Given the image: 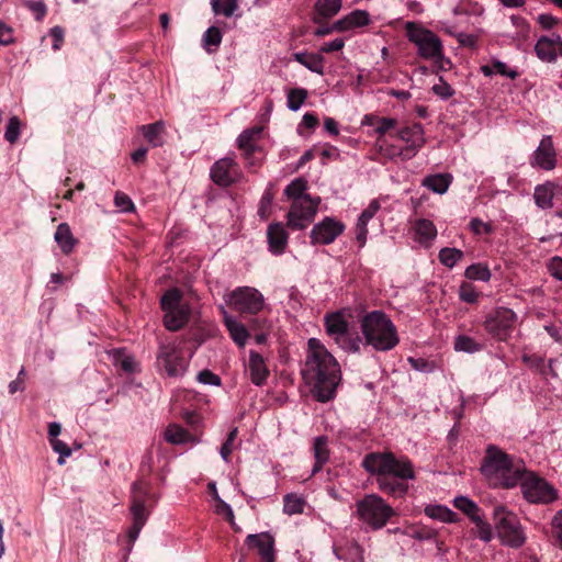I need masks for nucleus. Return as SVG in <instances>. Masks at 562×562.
<instances>
[{
  "label": "nucleus",
  "instance_id": "1",
  "mask_svg": "<svg viewBox=\"0 0 562 562\" xmlns=\"http://www.w3.org/2000/svg\"><path fill=\"white\" fill-rule=\"evenodd\" d=\"M301 373L317 401L325 403L334 398L341 380L340 366L319 339H308Z\"/></svg>",
  "mask_w": 562,
  "mask_h": 562
},
{
  "label": "nucleus",
  "instance_id": "2",
  "mask_svg": "<svg viewBox=\"0 0 562 562\" xmlns=\"http://www.w3.org/2000/svg\"><path fill=\"white\" fill-rule=\"evenodd\" d=\"M362 467L375 476L379 490L393 497L405 496L407 481L415 479L413 463L406 457L396 458L392 452H371L363 458Z\"/></svg>",
  "mask_w": 562,
  "mask_h": 562
},
{
  "label": "nucleus",
  "instance_id": "3",
  "mask_svg": "<svg viewBox=\"0 0 562 562\" xmlns=\"http://www.w3.org/2000/svg\"><path fill=\"white\" fill-rule=\"evenodd\" d=\"M360 328L366 344L376 351L394 349L400 337L392 319L382 311H372L360 318Z\"/></svg>",
  "mask_w": 562,
  "mask_h": 562
},
{
  "label": "nucleus",
  "instance_id": "4",
  "mask_svg": "<svg viewBox=\"0 0 562 562\" xmlns=\"http://www.w3.org/2000/svg\"><path fill=\"white\" fill-rule=\"evenodd\" d=\"M488 479L498 481L505 487L516 486L522 477L525 465L495 446H488L481 468Z\"/></svg>",
  "mask_w": 562,
  "mask_h": 562
},
{
  "label": "nucleus",
  "instance_id": "5",
  "mask_svg": "<svg viewBox=\"0 0 562 562\" xmlns=\"http://www.w3.org/2000/svg\"><path fill=\"white\" fill-rule=\"evenodd\" d=\"M495 529L501 542L510 548H520L526 542V535L516 514L504 506H496L493 510Z\"/></svg>",
  "mask_w": 562,
  "mask_h": 562
},
{
  "label": "nucleus",
  "instance_id": "6",
  "mask_svg": "<svg viewBox=\"0 0 562 562\" xmlns=\"http://www.w3.org/2000/svg\"><path fill=\"white\" fill-rule=\"evenodd\" d=\"M359 520L373 530L383 528L395 515L394 509L376 494H368L356 504Z\"/></svg>",
  "mask_w": 562,
  "mask_h": 562
},
{
  "label": "nucleus",
  "instance_id": "7",
  "mask_svg": "<svg viewBox=\"0 0 562 562\" xmlns=\"http://www.w3.org/2000/svg\"><path fill=\"white\" fill-rule=\"evenodd\" d=\"M326 334L346 352H359L362 344L358 333L349 329V324L340 312L327 314L324 317Z\"/></svg>",
  "mask_w": 562,
  "mask_h": 562
},
{
  "label": "nucleus",
  "instance_id": "8",
  "mask_svg": "<svg viewBox=\"0 0 562 562\" xmlns=\"http://www.w3.org/2000/svg\"><path fill=\"white\" fill-rule=\"evenodd\" d=\"M156 367L159 373L168 378L183 376L189 367V359L183 350L173 341L161 342L156 356Z\"/></svg>",
  "mask_w": 562,
  "mask_h": 562
},
{
  "label": "nucleus",
  "instance_id": "9",
  "mask_svg": "<svg viewBox=\"0 0 562 562\" xmlns=\"http://www.w3.org/2000/svg\"><path fill=\"white\" fill-rule=\"evenodd\" d=\"M406 35L424 59L439 60L442 58V43L432 31L419 26L415 22L406 23Z\"/></svg>",
  "mask_w": 562,
  "mask_h": 562
},
{
  "label": "nucleus",
  "instance_id": "10",
  "mask_svg": "<svg viewBox=\"0 0 562 562\" xmlns=\"http://www.w3.org/2000/svg\"><path fill=\"white\" fill-rule=\"evenodd\" d=\"M160 304L165 312L164 323L167 329L179 330L189 321L190 307L182 303V293L179 289L168 290L162 295Z\"/></svg>",
  "mask_w": 562,
  "mask_h": 562
},
{
  "label": "nucleus",
  "instance_id": "11",
  "mask_svg": "<svg viewBox=\"0 0 562 562\" xmlns=\"http://www.w3.org/2000/svg\"><path fill=\"white\" fill-rule=\"evenodd\" d=\"M517 319L513 310L499 306L485 316L483 327L492 338L506 342L513 335Z\"/></svg>",
  "mask_w": 562,
  "mask_h": 562
},
{
  "label": "nucleus",
  "instance_id": "12",
  "mask_svg": "<svg viewBox=\"0 0 562 562\" xmlns=\"http://www.w3.org/2000/svg\"><path fill=\"white\" fill-rule=\"evenodd\" d=\"M227 304L241 314L256 315L265 307V297L256 288L238 286L226 295Z\"/></svg>",
  "mask_w": 562,
  "mask_h": 562
},
{
  "label": "nucleus",
  "instance_id": "13",
  "mask_svg": "<svg viewBox=\"0 0 562 562\" xmlns=\"http://www.w3.org/2000/svg\"><path fill=\"white\" fill-rule=\"evenodd\" d=\"M148 495V486L143 481H137L132 486V501H131V513L133 522L127 530V537L131 542H135L139 536L142 528L145 526L148 512L145 508V503Z\"/></svg>",
  "mask_w": 562,
  "mask_h": 562
},
{
  "label": "nucleus",
  "instance_id": "14",
  "mask_svg": "<svg viewBox=\"0 0 562 562\" xmlns=\"http://www.w3.org/2000/svg\"><path fill=\"white\" fill-rule=\"evenodd\" d=\"M519 483L525 498L530 503L548 504L558 497V492L552 485L532 473H526L525 470Z\"/></svg>",
  "mask_w": 562,
  "mask_h": 562
},
{
  "label": "nucleus",
  "instance_id": "15",
  "mask_svg": "<svg viewBox=\"0 0 562 562\" xmlns=\"http://www.w3.org/2000/svg\"><path fill=\"white\" fill-rule=\"evenodd\" d=\"M318 199L301 198L292 201L288 213V225L293 229H303L307 227L314 220L317 209Z\"/></svg>",
  "mask_w": 562,
  "mask_h": 562
},
{
  "label": "nucleus",
  "instance_id": "16",
  "mask_svg": "<svg viewBox=\"0 0 562 562\" xmlns=\"http://www.w3.org/2000/svg\"><path fill=\"white\" fill-rule=\"evenodd\" d=\"M210 176L217 186L228 187L238 181L243 173L234 157H225L213 164Z\"/></svg>",
  "mask_w": 562,
  "mask_h": 562
},
{
  "label": "nucleus",
  "instance_id": "17",
  "mask_svg": "<svg viewBox=\"0 0 562 562\" xmlns=\"http://www.w3.org/2000/svg\"><path fill=\"white\" fill-rule=\"evenodd\" d=\"M552 136L541 138L538 147L531 154L529 164L532 168L551 171L557 167L558 157Z\"/></svg>",
  "mask_w": 562,
  "mask_h": 562
},
{
  "label": "nucleus",
  "instance_id": "18",
  "mask_svg": "<svg viewBox=\"0 0 562 562\" xmlns=\"http://www.w3.org/2000/svg\"><path fill=\"white\" fill-rule=\"evenodd\" d=\"M345 231L342 222L333 217H325L315 224L311 231V243L313 245H329Z\"/></svg>",
  "mask_w": 562,
  "mask_h": 562
},
{
  "label": "nucleus",
  "instance_id": "19",
  "mask_svg": "<svg viewBox=\"0 0 562 562\" xmlns=\"http://www.w3.org/2000/svg\"><path fill=\"white\" fill-rule=\"evenodd\" d=\"M397 137L405 143L406 158H413L425 144L424 128L419 123L401 128Z\"/></svg>",
  "mask_w": 562,
  "mask_h": 562
},
{
  "label": "nucleus",
  "instance_id": "20",
  "mask_svg": "<svg viewBox=\"0 0 562 562\" xmlns=\"http://www.w3.org/2000/svg\"><path fill=\"white\" fill-rule=\"evenodd\" d=\"M245 542L257 551L260 562L276 561L274 538L269 532L248 535Z\"/></svg>",
  "mask_w": 562,
  "mask_h": 562
},
{
  "label": "nucleus",
  "instance_id": "21",
  "mask_svg": "<svg viewBox=\"0 0 562 562\" xmlns=\"http://www.w3.org/2000/svg\"><path fill=\"white\" fill-rule=\"evenodd\" d=\"M261 134L262 127L255 126L245 130L237 138V146L240 150H243V156L247 161V165L250 167L258 165V161L255 160L252 156L257 150H259L257 140L260 138Z\"/></svg>",
  "mask_w": 562,
  "mask_h": 562
},
{
  "label": "nucleus",
  "instance_id": "22",
  "mask_svg": "<svg viewBox=\"0 0 562 562\" xmlns=\"http://www.w3.org/2000/svg\"><path fill=\"white\" fill-rule=\"evenodd\" d=\"M535 50L541 60L547 63L554 61L562 55V40L555 34L542 36L538 40Z\"/></svg>",
  "mask_w": 562,
  "mask_h": 562
},
{
  "label": "nucleus",
  "instance_id": "23",
  "mask_svg": "<svg viewBox=\"0 0 562 562\" xmlns=\"http://www.w3.org/2000/svg\"><path fill=\"white\" fill-rule=\"evenodd\" d=\"M220 310L223 315V322L229 333L231 338L237 346L241 348L245 347L249 338V331L246 326L235 316L228 314L224 306H221Z\"/></svg>",
  "mask_w": 562,
  "mask_h": 562
},
{
  "label": "nucleus",
  "instance_id": "24",
  "mask_svg": "<svg viewBox=\"0 0 562 562\" xmlns=\"http://www.w3.org/2000/svg\"><path fill=\"white\" fill-rule=\"evenodd\" d=\"M371 23V18L366 10H353L349 14L334 22V27L339 32L362 27Z\"/></svg>",
  "mask_w": 562,
  "mask_h": 562
},
{
  "label": "nucleus",
  "instance_id": "25",
  "mask_svg": "<svg viewBox=\"0 0 562 562\" xmlns=\"http://www.w3.org/2000/svg\"><path fill=\"white\" fill-rule=\"evenodd\" d=\"M248 371L251 382L258 386L265 384L269 376L263 357L255 350L249 352Z\"/></svg>",
  "mask_w": 562,
  "mask_h": 562
},
{
  "label": "nucleus",
  "instance_id": "26",
  "mask_svg": "<svg viewBox=\"0 0 562 562\" xmlns=\"http://www.w3.org/2000/svg\"><path fill=\"white\" fill-rule=\"evenodd\" d=\"M267 238L269 250L273 255L279 256L284 252L288 245V233L282 224L274 223L269 225L267 229Z\"/></svg>",
  "mask_w": 562,
  "mask_h": 562
},
{
  "label": "nucleus",
  "instance_id": "27",
  "mask_svg": "<svg viewBox=\"0 0 562 562\" xmlns=\"http://www.w3.org/2000/svg\"><path fill=\"white\" fill-rule=\"evenodd\" d=\"M414 240L428 248L437 236L435 224L426 218L417 220L413 226Z\"/></svg>",
  "mask_w": 562,
  "mask_h": 562
},
{
  "label": "nucleus",
  "instance_id": "28",
  "mask_svg": "<svg viewBox=\"0 0 562 562\" xmlns=\"http://www.w3.org/2000/svg\"><path fill=\"white\" fill-rule=\"evenodd\" d=\"M380 209V204L376 200L370 202L368 207L360 214L357 226H356V239L360 247H363L368 236V223L374 217Z\"/></svg>",
  "mask_w": 562,
  "mask_h": 562
},
{
  "label": "nucleus",
  "instance_id": "29",
  "mask_svg": "<svg viewBox=\"0 0 562 562\" xmlns=\"http://www.w3.org/2000/svg\"><path fill=\"white\" fill-rule=\"evenodd\" d=\"M558 190L562 191V187L551 181L538 184L533 192L537 206L540 209H551L553 206V196Z\"/></svg>",
  "mask_w": 562,
  "mask_h": 562
},
{
  "label": "nucleus",
  "instance_id": "30",
  "mask_svg": "<svg viewBox=\"0 0 562 562\" xmlns=\"http://www.w3.org/2000/svg\"><path fill=\"white\" fill-rule=\"evenodd\" d=\"M54 239L59 246L61 252L65 255L72 252L78 243V240L72 235L70 226L67 223H60L57 226Z\"/></svg>",
  "mask_w": 562,
  "mask_h": 562
},
{
  "label": "nucleus",
  "instance_id": "31",
  "mask_svg": "<svg viewBox=\"0 0 562 562\" xmlns=\"http://www.w3.org/2000/svg\"><path fill=\"white\" fill-rule=\"evenodd\" d=\"M342 7V0H317L314 5V21L319 23L335 16Z\"/></svg>",
  "mask_w": 562,
  "mask_h": 562
},
{
  "label": "nucleus",
  "instance_id": "32",
  "mask_svg": "<svg viewBox=\"0 0 562 562\" xmlns=\"http://www.w3.org/2000/svg\"><path fill=\"white\" fill-rule=\"evenodd\" d=\"M313 452L315 458V464L312 473L315 474L329 459L328 439L325 436L316 437L313 445Z\"/></svg>",
  "mask_w": 562,
  "mask_h": 562
},
{
  "label": "nucleus",
  "instance_id": "33",
  "mask_svg": "<svg viewBox=\"0 0 562 562\" xmlns=\"http://www.w3.org/2000/svg\"><path fill=\"white\" fill-rule=\"evenodd\" d=\"M376 147L380 155L389 160L401 159L403 161L409 160L411 158H406L405 148L400 147L397 145L391 144L385 138H378Z\"/></svg>",
  "mask_w": 562,
  "mask_h": 562
},
{
  "label": "nucleus",
  "instance_id": "34",
  "mask_svg": "<svg viewBox=\"0 0 562 562\" xmlns=\"http://www.w3.org/2000/svg\"><path fill=\"white\" fill-rule=\"evenodd\" d=\"M164 130H165V124L162 121H157L153 124H147V125L140 126V131H142L144 137L154 147L162 146Z\"/></svg>",
  "mask_w": 562,
  "mask_h": 562
},
{
  "label": "nucleus",
  "instance_id": "35",
  "mask_svg": "<svg viewBox=\"0 0 562 562\" xmlns=\"http://www.w3.org/2000/svg\"><path fill=\"white\" fill-rule=\"evenodd\" d=\"M294 58L308 70L318 75L324 74V57L322 54L296 53Z\"/></svg>",
  "mask_w": 562,
  "mask_h": 562
},
{
  "label": "nucleus",
  "instance_id": "36",
  "mask_svg": "<svg viewBox=\"0 0 562 562\" xmlns=\"http://www.w3.org/2000/svg\"><path fill=\"white\" fill-rule=\"evenodd\" d=\"M481 71L486 77H492L493 75H501L510 79L518 77V72L515 69L508 67L507 64L501 60H493L490 64L481 66Z\"/></svg>",
  "mask_w": 562,
  "mask_h": 562
},
{
  "label": "nucleus",
  "instance_id": "37",
  "mask_svg": "<svg viewBox=\"0 0 562 562\" xmlns=\"http://www.w3.org/2000/svg\"><path fill=\"white\" fill-rule=\"evenodd\" d=\"M451 183L450 175H431L423 180V186L435 193L443 194Z\"/></svg>",
  "mask_w": 562,
  "mask_h": 562
},
{
  "label": "nucleus",
  "instance_id": "38",
  "mask_svg": "<svg viewBox=\"0 0 562 562\" xmlns=\"http://www.w3.org/2000/svg\"><path fill=\"white\" fill-rule=\"evenodd\" d=\"M165 439L172 445H181L191 441L192 436L181 426L169 425L165 430Z\"/></svg>",
  "mask_w": 562,
  "mask_h": 562
},
{
  "label": "nucleus",
  "instance_id": "39",
  "mask_svg": "<svg viewBox=\"0 0 562 562\" xmlns=\"http://www.w3.org/2000/svg\"><path fill=\"white\" fill-rule=\"evenodd\" d=\"M425 513L428 517L443 522H453L457 518V514L454 512L442 505L427 506L425 508Z\"/></svg>",
  "mask_w": 562,
  "mask_h": 562
},
{
  "label": "nucleus",
  "instance_id": "40",
  "mask_svg": "<svg viewBox=\"0 0 562 562\" xmlns=\"http://www.w3.org/2000/svg\"><path fill=\"white\" fill-rule=\"evenodd\" d=\"M305 507L303 497L296 494H286L283 498V512L286 515L302 514Z\"/></svg>",
  "mask_w": 562,
  "mask_h": 562
},
{
  "label": "nucleus",
  "instance_id": "41",
  "mask_svg": "<svg viewBox=\"0 0 562 562\" xmlns=\"http://www.w3.org/2000/svg\"><path fill=\"white\" fill-rule=\"evenodd\" d=\"M113 362L114 366L121 368L123 371L127 373H133L137 369V363L134 357L122 350L113 351Z\"/></svg>",
  "mask_w": 562,
  "mask_h": 562
},
{
  "label": "nucleus",
  "instance_id": "42",
  "mask_svg": "<svg viewBox=\"0 0 562 562\" xmlns=\"http://www.w3.org/2000/svg\"><path fill=\"white\" fill-rule=\"evenodd\" d=\"M307 188V182L303 178L294 179L284 190V194L292 199V201H296L301 198H311L305 193Z\"/></svg>",
  "mask_w": 562,
  "mask_h": 562
},
{
  "label": "nucleus",
  "instance_id": "43",
  "mask_svg": "<svg viewBox=\"0 0 562 562\" xmlns=\"http://www.w3.org/2000/svg\"><path fill=\"white\" fill-rule=\"evenodd\" d=\"M482 345L467 335H459L454 340V349L468 353H474L482 350Z\"/></svg>",
  "mask_w": 562,
  "mask_h": 562
},
{
  "label": "nucleus",
  "instance_id": "44",
  "mask_svg": "<svg viewBox=\"0 0 562 562\" xmlns=\"http://www.w3.org/2000/svg\"><path fill=\"white\" fill-rule=\"evenodd\" d=\"M465 278L487 282L491 279V271L486 265L473 263L465 269Z\"/></svg>",
  "mask_w": 562,
  "mask_h": 562
},
{
  "label": "nucleus",
  "instance_id": "45",
  "mask_svg": "<svg viewBox=\"0 0 562 562\" xmlns=\"http://www.w3.org/2000/svg\"><path fill=\"white\" fill-rule=\"evenodd\" d=\"M286 105L291 111H297L307 98V91L304 88H294L288 91Z\"/></svg>",
  "mask_w": 562,
  "mask_h": 562
},
{
  "label": "nucleus",
  "instance_id": "46",
  "mask_svg": "<svg viewBox=\"0 0 562 562\" xmlns=\"http://www.w3.org/2000/svg\"><path fill=\"white\" fill-rule=\"evenodd\" d=\"M438 258L443 266L453 268L463 258V252L460 249L447 247L439 251Z\"/></svg>",
  "mask_w": 562,
  "mask_h": 562
},
{
  "label": "nucleus",
  "instance_id": "47",
  "mask_svg": "<svg viewBox=\"0 0 562 562\" xmlns=\"http://www.w3.org/2000/svg\"><path fill=\"white\" fill-rule=\"evenodd\" d=\"M453 505L459 510L467 514L471 519H473V517L477 516L479 512H480L477 505L473 501H471L470 498H468L465 496H457L453 499Z\"/></svg>",
  "mask_w": 562,
  "mask_h": 562
},
{
  "label": "nucleus",
  "instance_id": "48",
  "mask_svg": "<svg viewBox=\"0 0 562 562\" xmlns=\"http://www.w3.org/2000/svg\"><path fill=\"white\" fill-rule=\"evenodd\" d=\"M475 524V535L484 542H490L493 538L492 527L480 515L471 519Z\"/></svg>",
  "mask_w": 562,
  "mask_h": 562
},
{
  "label": "nucleus",
  "instance_id": "49",
  "mask_svg": "<svg viewBox=\"0 0 562 562\" xmlns=\"http://www.w3.org/2000/svg\"><path fill=\"white\" fill-rule=\"evenodd\" d=\"M212 9L215 14H223L229 18L237 9L236 0H211Z\"/></svg>",
  "mask_w": 562,
  "mask_h": 562
},
{
  "label": "nucleus",
  "instance_id": "50",
  "mask_svg": "<svg viewBox=\"0 0 562 562\" xmlns=\"http://www.w3.org/2000/svg\"><path fill=\"white\" fill-rule=\"evenodd\" d=\"M20 133L21 121L18 116L10 117L4 133L5 140L9 142L10 144H14L18 140Z\"/></svg>",
  "mask_w": 562,
  "mask_h": 562
},
{
  "label": "nucleus",
  "instance_id": "51",
  "mask_svg": "<svg viewBox=\"0 0 562 562\" xmlns=\"http://www.w3.org/2000/svg\"><path fill=\"white\" fill-rule=\"evenodd\" d=\"M237 434H238V429L236 427L233 428L229 431L225 442L222 445V447L220 449V454L225 462H229V457L234 450V443L237 438Z\"/></svg>",
  "mask_w": 562,
  "mask_h": 562
},
{
  "label": "nucleus",
  "instance_id": "52",
  "mask_svg": "<svg viewBox=\"0 0 562 562\" xmlns=\"http://www.w3.org/2000/svg\"><path fill=\"white\" fill-rule=\"evenodd\" d=\"M50 446L53 448V450L59 454L58 457V464H64L65 463V459L70 457L71 454V449L67 446L66 442L59 440L58 438H50Z\"/></svg>",
  "mask_w": 562,
  "mask_h": 562
},
{
  "label": "nucleus",
  "instance_id": "53",
  "mask_svg": "<svg viewBox=\"0 0 562 562\" xmlns=\"http://www.w3.org/2000/svg\"><path fill=\"white\" fill-rule=\"evenodd\" d=\"M460 300L473 304L477 301L479 292L471 283L463 282L459 288Z\"/></svg>",
  "mask_w": 562,
  "mask_h": 562
},
{
  "label": "nucleus",
  "instance_id": "54",
  "mask_svg": "<svg viewBox=\"0 0 562 562\" xmlns=\"http://www.w3.org/2000/svg\"><path fill=\"white\" fill-rule=\"evenodd\" d=\"M222 42V33L215 27H209L203 35L204 46L209 49L210 46L217 47Z\"/></svg>",
  "mask_w": 562,
  "mask_h": 562
},
{
  "label": "nucleus",
  "instance_id": "55",
  "mask_svg": "<svg viewBox=\"0 0 562 562\" xmlns=\"http://www.w3.org/2000/svg\"><path fill=\"white\" fill-rule=\"evenodd\" d=\"M272 201L273 193L271 192V190H266L260 199L258 207V214L261 218L266 220L270 215Z\"/></svg>",
  "mask_w": 562,
  "mask_h": 562
},
{
  "label": "nucleus",
  "instance_id": "56",
  "mask_svg": "<svg viewBox=\"0 0 562 562\" xmlns=\"http://www.w3.org/2000/svg\"><path fill=\"white\" fill-rule=\"evenodd\" d=\"M376 126L374 128V132L380 135L379 138H383V136L394 128L397 124L395 119L392 117H379L376 119Z\"/></svg>",
  "mask_w": 562,
  "mask_h": 562
},
{
  "label": "nucleus",
  "instance_id": "57",
  "mask_svg": "<svg viewBox=\"0 0 562 562\" xmlns=\"http://www.w3.org/2000/svg\"><path fill=\"white\" fill-rule=\"evenodd\" d=\"M551 527L557 543L562 549V509L554 514L551 520Z\"/></svg>",
  "mask_w": 562,
  "mask_h": 562
},
{
  "label": "nucleus",
  "instance_id": "58",
  "mask_svg": "<svg viewBox=\"0 0 562 562\" xmlns=\"http://www.w3.org/2000/svg\"><path fill=\"white\" fill-rule=\"evenodd\" d=\"M114 203H115V206L121 212H125L126 213V212H131V211L134 210L133 201L125 193L116 192L115 198H114Z\"/></svg>",
  "mask_w": 562,
  "mask_h": 562
},
{
  "label": "nucleus",
  "instance_id": "59",
  "mask_svg": "<svg viewBox=\"0 0 562 562\" xmlns=\"http://www.w3.org/2000/svg\"><path fill=\"white\" fill-rule=\"evenodd\" d=\"M432 91L436 95L440 97L441 99H449L454 93L452 87L446 81H443L442 78H440L439 83L432 87Z\"/></svg>",
  "mask_w": 562,
  "mask_h": 562
},
{
  "label": "nucleus",
  "instance_id": "60",
  "mask_svg": "<svg viewBox=\"0 0 562 562\" xmlns=\"http://www.w3.org/2000/svg\"><path fill=\"white\" fill-rule=\"evenodd\" d=\"M345 46V41L344 38L341 37H338V38H335L330 42H326L324 43L321 47H319V53L321 54H328V53H334V52H339L344 48Z\"/></svg>",
  "mask_w": 562,
  "mask_h": 562
},
{
  "label": "nucleus",
  "instance_id": "61",
  "mask_svg": "<svg viewBox=\"0 0 562 562\" xmlns=\"http://www.w3.org/2000/svg\"><path fill=\"white\" fill-rule=\"evenodd\" d=\"M198 381L200 383L209 384V385H220L221 384L220 376L214 374L210 370H202L201 372H199Z\"/></svg>",
  "mask_w": 562,
  "mask_h": 562
},
{
  "label": "nucleus",
  "instance_id": "62",
  "mask_svg": "<svg viewBox=\"0 0 562 562\" xmlns=\"http://www.w3.org/2000/svg\"><path fill=\"white\" fill-rule=\"evenodd\" d=\"M470 228L475 235L490 234L492 232L491 225L484 223L480 218H472L470 222Z\"/></svg>",
  "mask_w": 562,
  "mask_h": 562
},
{
  "label": "nucleus",
  "instance_id": "63",
  "mask_svg": "<svg viewBox=\"0 0 562 562\" xmlns=\"http://www.w3.org/2000/svg\"><path fill=\"white\" fill-rule=\"evenodd\" d=\"M26 7L35 14L36 20L41 21L46 14V5L43 1H27Z\"/></svg>",
  "mask_w": 562,
  "mask_h": 562
},
{
  "label": "nucleus",
  "instance_id": "64",
  "mask_svg": "<svg viewBox=\"0 0 562 562\" xmlns=\"http://www.w3.org/2000/svg\"><path fill=\"white\" fill-rule=\"evenodd\" d=\"M549 271L551 276L562 281V258L554 257L549 262Z\"/></svg>",
  "mask_w": 562,
  "mask_h": 562
}]
</instances>
